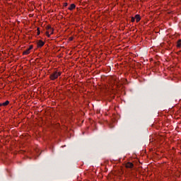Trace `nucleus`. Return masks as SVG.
Returning a JSON list of instances; mask_svg holds the SVG:
<instances>
[{
	"instance_id": "nucleus-13",
	"label": "nucleus",
	"mask_w": 181,
	"mask_h": 181,
	"mask_svg": "<svg viewBox=\"0 0 181 181\" xmlns=\"http://www.w3.org/2000/svg\"><path fill=\"white\" fill-rule=\"evenodd\" d=\"M68 4L67 3H64V6H67Z\"/></svg>"
},
{
	"instance_id": "nucleus-12",
	"label": "nucleus",
	"mask_w": 181,
	"mask_h": 181,
	"mask_svg": "<svg viewBox=\"0 0 181 181\" xmlns=\"http://www.w3.org/2000/svg\"><path fill=\"white\" fill-rule=\"evenodd\" d=\"M131 21H132V23L135 22V17H132Z\"/></svg>"
},
{
	"instance_id": "nucleus-10",
	"label": "nucleus",
	"mask_w": 181,
	"mask_h": 181,
	"mask_svg": "<svg viewBox=\"0 0 181 181\" xmlns=\"http://www.w3.org/2000/svg\"><path fill=\"white\" fill-rule=\"evenodd\" d=\"M52 28H52V25H47V27H46L47 30H50Z\"/></svg>"
},
{
	"instance_id": "nucleus-7",
	"label": "nucleus",
	"mask_w": 181,
	"mask_h": 181,
	"mask_svg": "<svg viewBox=\"0 0 181 181\" xmlns=\"http://www.w3.org/2000/svg\"><path fill=\"white\" fill-rule=\"evenodd\" d=\"M68 9L69 11H74V9H76V4H71Z\"/></svg>"
},
{
	"instance_id": "nucleus-1",
	"label": "nucleus",
	"mask_w": 181,
	"mask_h": 181,
	"mask_svg": "<svg viewBox=\"0 0 181 181\" xmlns=\"http://www.w3.org/2000/svg\"><path fill=\"white\" fill-rule=\"evenodd\" d=\"M60 76H62V71L55 69L50 75H49V80H51V81H54V80H57V78H59V77H60Z\"/></svg>"
},
{
	"instance_id": "nucleus-6",
	"label": "nucleus",
	"mask_w": 181,
	"mask_h": 181,
	"mask_svg": "<svg viewBox=\"0 0 181 181\" xmlns=\"http://www.w3.org/2000/svg\"><path fill=\"white\" fill-rule=\"evenodd\" d=\"M134 18L136 19V23H138L141 21V16L139 14H136Z\"/></svg>"
},
{
	"instance_id": "nucleus-14",
	"label": "nucleus",
	"mask_w": 181,
	"mask_h": 181,
	"mask_svg": "<svg viewBox=\"0 0 181 181\" xmlns=\"http://www.w3.org/2000/svg\"><path fill=\"white\" fill-rule=\"evenodd\" d=\"M0 107H4L2 103H0Z\"/></svg>"
},
{
	"instance_id": "nucleus-5",
	"label": "nucleus",
	"mask_w": 181,
	"mask_h": 181,
	"mask_svg": "<svg viewBox=\"0 0 181 181\" xmlns=\"http://www.w3.org/2000/svg\"><path fill=\"white\" fill-rule=\"evenodd\" d=\"M125 168H127V169H132V168H134V164L131 162H127L125 164Z\"/></svg>"
},
{
	"instance_id": "nucleus-9",
	"label": "nucleus",
	"mask_w": 181,
	"mask_h": 181,
	"mask_svg": "<svg viewBox=\"0 0 181 181\" xmlns=\"http://www.w3.org/2000/svg\"><path fill=\"white\" fill-rule=\"evenodd\" d=\"M181 46V40H179L177 43V47H180Z\"/></svg>"
},
{
	"instance_id": "nucleus-11",
	"label": "nucleus",
	"mask_w": 181,
	"mask_h": 181,
	"mask_svg": "<svg viewBox=\"0 0 181 181\" xmlns=\"http://www.w3.org/2000/svg\"><path fill=\"white\" fill-rule=\"evenodd\" d=\"M37 35L39 36V35H40V30L39 28H37Z\"/></svg>"
},
{
	"instance_id": "nucleus-4",
	"label": "nucleus",
	"mask_w": 181,
	"mask_h": 181,
	"mask_svg": "<svg viewBox=\"0 0 181 181\" xmlns=\"http://www.w3.org/2000/svg\"><path fill=\"white\" fill-rule=\"evenodd\" d=\"M53 33H54V29L51 28L50 30L46 31L45 35L47 37H50V35H53Z\"/></svg>"
},
{
	"instance_id": "nucleus-8",
	"label": "nucleus",
	"mask_w": 181,
	"mask_h": 181,
	"mask_svg": "<svg viewBox=\"0 0 181 181\" xmlns=\"http://www.w3.org/2000/svg\"><path fill=\"white\" fill-rule=\"evenodd\" d=\"M1 105H3V107H6V105H9V101L6 100V102L1 103Z\"/></svg>"
},
{
	"instance_id": "nucleus-2",
	"label": "nucleus",
	"mask_w": 181,
	"mask_h": 181,
	"mask_svg": "<svg viewBox=\"0 0 181 181\" xmlns=\"http://www.w3.org/2000/svg\"><path fill=\"white\" fill-rule=\"evenodd\" d=\"M32 49H33V45H30L28 49L23 52V56H28V54H30V50H32Z\"/></svg>"
},
{
	"instance_id": "nucleus-3",
	"label": "nucleus",
	"mask_w": 181,
	"mask_h": 181,
	"mask_svg": "<svg viewBox=\"0 0 181 181\" xmlns=\"http://www.w3.org/2000/svg\"><path fill=\"white\" fill-rule=\"evenodd\" d=\"M45 46V42L42 40H39L37 42V47L40 49Z\"/></svg>"
}]
</instances>
